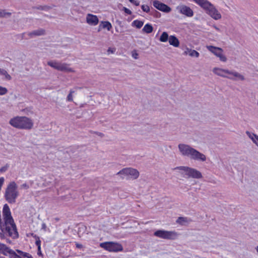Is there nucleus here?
Instances as JSON below:
<instances>
[{
	"label": "nucleus",
	"instance_id": "f257e3e1",
	"mask_svg": "<svg viewBox=\"0 0 258 258\" xmlns=\"http://www.w3.org/2000/svg\"><path fill=\"white\" fill-rule=\"evenodd\" d=\"M3 216L4 221V226L5 227V231L12 238H18L19 234L17 230L16 225L12 217L10 209L7 204H5L3 207Z\"/></svg>",
	"mask_w": 258,
	"mask_h": 258
},
{
	"label": "nucleus",
	"instance_id": "f03ea898",
	"mask_svg": "<svg viewBox=\"0 0 258 258\" xmlns=\"http://www.w3.org/2000/svg\"><path fill=\"white\" fill-rule=\"evenodd\" d=\"M3 216L4 221V226L5 227V231L12 238H18L19 234L17 230L16 225L12 217L10 209L7 204H5L3 207Z\"/></svg>",
	"mask_w": 258,
	"mask_h": 258
},
{
	"label": "nucleus",
	"instance_id": "7ed1b4c3",
	"mask_svg": "<svg viewBox=\"0 0 258 258\" xmlns=\"http://www.w3.org/2000/svg\"><path fill=\"white\" fill-rule=\"evenodd\" d=\"M178 148L181 155L187 157L190 159L201 162H205L206 160V156L204 154L200 152L190 146L179 144Z\"/></svg>",
	"mask_w": 258,
	"mask_h": 258
},
{
	"label": "nucleus",
	"instance_id": "20e7f679",
	"mask_svg": "<svg viewBox=\"0 0 258 258\" xmlns=\"http://www.w3.org/2000/svg\"><path fill=\"white\" fill-rule=\"evenodd\" d=\"M203 8L211 17L215 20L221 18V15L215 7L208 0H192Z\"/></svg>",
	"mask_w": 258,
	"mask_h": 258
},
{
	"label": "nucleus",
	"instance_id": "39448f33",
	"mask_svg": "<svg viewBox=\"0 0 258 258\" xmlns=\"http://www.w3.org/2000/svg\"><path fill=\"white\" fill-rule=\"evenodd\" d=\"M9 122L12 126L23 130H31L34 125L33 120L26 116L15 117L11 119Z\"/></svg>",
	"mask_w": 258,
	"mask_h": 258
},
{
	"label": "nucleus",
	"instance_id": "423d86ee",
	"mask_svg": "<svg viewBox=\"0 0 258 258\" xmlns=\"http://www.w3.org/2000/svg\"><path fill=\"white\" fill-rule=\"evenodd\" d=\"M185 178L201 179L203 178L202 173L197 169L188 166H178L173 169Z\"/></svg>",
	"mask_w": 258,
	"mask_h": 258
},
{
	"label": "nucleus",
	"instance_id": "0eeeda50",
	"mask_svg": "<svg viewBox=\"0 0 258 258\" xmlns=\"http://www.w3.org/2000/svg\"><path fill=\"white\" fill-rule=\"evenodd\" d=\"M18 185L15 181L10 182L5 190L4 197L6 201L10 204L16 203L17 198L19 196Z\"/></svg>",
	"mask_w": 258,
	"mask_h": 258
},
{
	"label": "nucleus",
	"instance_id": "6e6552de",
	"mask_svg": "<svg viewBox=\"0 0 258 258\" xmlns=\"http://www.w3.org/2000/svg\"><path fill=\"white\" fill-rule=\"evenodd\" d=\"M122 179H136L139 176V172L133 168H125L117 173Z\"/></svg>",
	"mask_w": 258,
	"mask_h": 258
},
{
	"label": "nucleus",
	"instance_id": "1a4fd4ad",
	"mask_svg": "<svg viewBox=\"0 0 258 258\" xmlns=\"http://www.w3.org/2000/svg\"><path fill=\"white\" fill-rule=\"evenodd\" d=\"M47 64L59 71L68 73H73L75 72L73 69L69 67V64L65 63H61L57 61H48Z\"/></svg>",
	"mask_w": 258,
	"mask_h": 258
},
{
	"label": "nucleus",
	"instance_id": "9d476101",
	"mask_svg": "<svg viewBox=\"0 0 258 258\" xmlns=\"http://www.w3.org/2000/svg\"><path fill=\"white\" fill-rule=\"evenodd\" d=\"M47 64L59 71L68 73H73L75 72L73 69L69 67V64L65 63H61L57 61H48Z\"/></svg>",
	"mask_w": 258,
	"mask_h": 258
},
{
	"label": "nucleus",
	"instance_id": "9b49d317",
	"mask_svg": "<svg viewBox=\"0 0 258 258\" xmlns=\"http://www.w3.org/2000/svg\"><path fill=\"white\" fill-rule=\"evenodd\" d=\"M100 246L110 252L121 251L123 250V247L120 243L114 242H106L101 243Z\"/></svg>",
	"mask_w": 258,
	"mask_h": 258
},
{
	"label": "nucleus",
	"instance_id": "f8f14e48",
	"mask_svg": "<svg viewBox=\"0 0 258 258\" xmlns=\"http://www.w3.org/2000/svg\"><path fill=\"white\" fill-rule=\"evenodd\" d=\"M154 235L163 239L174 240L177 237L178 234L173 231L158 230L155 232Z\"/></svg>",
	"mask_w": 258,
	"mask_h": 258
},
{
	"label": "nucleus",
	"instance_id": "ddd939ff",
	"mask_svg": "<svg viewBox=\"0 0 258 258\" xmlns=\"http://www.w3.org/2000/svg\"><path fill=\"white\" fill-rule=\"evenodd\" d=\"M224 75L226 77H223V78L233 81H244L245 80V77L243 75L237 72L230 71L228 69H224Z\"/></svg>",
	"mask_w": 258,
	"mask_h": 258
},
{
	"label": "nucleus",
	"instance_id": "4468645a",
	"mask_svg": "<svg viewBox=\"0 0 258 258\" xmlns=\"http://www.w3.org/2000/svg\"><path fill=\"white\" fill-rule=\"evenodd\" d=\"M1 253L10 258H22L15 251L4 244H1Z\"/></svg>",
	"mask_w": 258,
	"mask_h": 258
},
{
	"label": "nucleus",
	"instance_id": "2eb2a0df",
	"mask_svg": "<svg viewBox=\"0 0 258 258\" xmlns=\"http://www.w3.org/2000/svg\"><path fill=\"white\" fill-rule=\"evenodd\" d=\"M176 9L178 12L187 17H191L194 15L193 11L189 7L185 5H180L177 7Z\"/></svg>",
	"mask_w": 258,
	"mask_h": 258
},
{
	"label": "nucleus",
	"instance_id": "dca6fc26",
	"mask_svg": "<svg viewBox=\"0 0 258 258\" xmlns=\"http://www.w3.org/2000/svg\"><path fill=\"white\" fill-rule=\"evenodd\" d=\"M153 6L156 9L164 12L168 13L171 11L170 7L158 1H155L153 2Z\"/></svg>",
	"mask_w": 258,
	"mask_h": 258
},
{
	"label": "nucleus",
	"instance_id": "f3484780",
	"mask_svg": "<svg viewBox=\"0 0 258 258\" xmlns=\"http://www.w3.org/2000/svg\"><path fill=\"white\" fill-rule=\"evenodd\" d=\"M86 22L90 25L96 26L98 24L99 19L96 15L88 14L86 16Z\"/></svg>",
	"mask_w": 258,
	"mask_h": 258
},
{
	"label": "nucleus",
	"instance_id": "a211bd4d",
	"mask_svg": "<svg viewBox=\"0 0 258 258\" xmlns=\"http://www.w3.org/2000/svg\"><path fill=\"white\" fill-rule=\"evenodd\" d=\"M169 43L175 47L179 46L180 42L177 38L174 35H170L168 39Z\"/></svg>",
	"mask_w": 258,
	"mask_h": 258
},
{
	"label": "nucleus",
	"instance_id": "6ab92c4d",
	"mask_svg": "<svg viewBox=\"0 0 258 258\" xmlns=\"http://www.w3.org/2000/svg\"><path fill=\"white\" fill-rule=\"evenodd\" d=\"M184 54L185 55H189L191 57H198L200 55V53L195 50L186 48L184 52Z\"/></svg>",
	"mask_w": 258,
	"mask_h": 258
},
{
	"label": "nucleus",
	"instance_id": "aec40b11",
	"mask_svg": "<svg viewBox=\"0 0 258 258\" xmlns=\"http://www.w3.org/2000/svg\"><path fill=\"white\" fill-rule=\"evenodd\" d=\"M212 72L215 75L218 76H220L222 78H223V77H226L225 75H224V69L215 67L212 69Z\"/></svg>",
	"mask_w": 258,
	"mask_h": 258
},
{
	"label": "nucleus",
	"instance_id": "412c9836",
	"mask_svg": "<svg viewBox=\"0 0 258 258\" xmlns=\"http://www.w3.org/2000/svg\"><path fill=\"white\" fill-rule=\"evenodd\" d=\"M206 47L208 50L213 53L215 56L216 54H218L219 51H223V49L221 48L212 45H207Z\"/></svg>",
	"mask_w": 258,
	"mask_h": 258
},
{
	"label": "nucleus",
	"instance_id": "4be33fe9",
	"mask_svg": "<svg viewBox=\"0 0 258 258\" xmlns=\"http://www.w3.org/2000/svg\"><path fill=\"white\" fill-rule=\"evenodd\" d=\"M246 134L247 136L252 141V142L255 144L258 141V136L254 134V133H250L249 131L246 132Z\"/></svg>",
	"mask_w": 258,
	"mask_h": 258
},
{
	"label": "nucleus",
	"instance_id": "5701e85b",
	"mask_svg": "<svg viewBox=\"0 0 258 258\" xmlns=\"http://www.w3.org/2000/svg\"><path fill=\"white\" fill-rule=\"evenodd\" d=\"M45 34V30L43 29H39L35 30L29 33V36H40L43 35Z\"/></svg>",
	"mask_w": 258,
	"mask_h": 258
},
{
	"label": "nucleus",
	"instance_id": "b1692460",
	"mask_svg": "<svg viewBox=\"0 0 258 258\" xmlns=\"http://www.w3.org/2000/svg\"><path fill=\"white\" fill-rule=\"evenodd\" d=\"M1 76H3V77H1V79L5 80L10 81L12 79L11 76L4 70H1Z\"/></svg>",
	"mask_w": 258,
	"mask_h": 258
},
{
	"label": "nucleus",
	"instance_id": "393cba45",
	"mask_svg": "<svg viewBox=\"0 0 258 258\" xmlns=\"http://www.w3.org/2000/svg\"><path fill=\"white\" fill-rule=\"evenodd\" d=\"M169 37L168 33L166 32H163L159 38V40L161 42H166L168 40Z\"/></svg>",
	"mask_w": 258,
	"mask_h": 258
},
{
	"label": "nucleus",
	"instance_id": "a878e982",
	"mask_svg": "<svg viewBox=\"0 0 258 258\" xmlns=\"http://www.w3.org/2000/svg\"><path fill=\"white\" fill-rule=\"evenodd\" d=\"M101 26L103 28H106L108 31H110L112 28L111 23L108 21H102L99 26Z\"/></svg>",
	"mask_w": 258,
	"mask_h": 258
},
{
	"label": "nucleus",
	"instance_id": "bb28decb",
	"mask_svg": "<svg viewBox=\"0 0 258 258\" xmlns=\"http://www.w3.org/2000/svg\"><path fill=\"white\" fill-rule=\"evenodd\" d=\"M142 30L146 33H150L153 31V28L151 24H147L144 26Z\"/></svg>",
	"mask_w": 258,
	"mask_h": 258
},
{
	"label": "nucleus",
	"instance_id": "cd10ccee",
	"mask_svg": "<svg viewBox=\"0 0 258 258\" xmlns=\"http://www.w3.org/2000/svg\"><path fill=\"white\" fill-rule=\"evenodd\" d=\"M189 220L186 217H179L176 220V223L180 225H184L188 223Z\"/></svg>",
	"mask_w": 258,
	"mask_h": 258
},
{
	"label": "nucleus",
	"instance_id": "c85d7f7f",
	"mask_svg": "<svg viewBox=\"0 0 258 258\" xmlns=\"http://www.w3.org/2000/svg\"><path fill=\"white\" fill-rule=\"evenodd\" d=\"M223 51H219L218 54H216V56L218 57L220 60L222 62H226L227 60V57L223 54Z\"/></svg>",
	"mask_w": 258,
	"mask_h": 258
},
{
	"label": "nucleus",
	"instance_id": "c756f323",
	"mask_svg": "<svg viewBox=\"0 0 258 258\" xmlns=\"http://www.w3.org/2000/svg\"><path fill=\"white\" fill-rule=\"evenodd\" d=\"M144 24V22L139 20H135L132 23V26H135L136 28L140 29L141 28Z\"/></svg>",
	"mask_w": 258,
	"mask_h": 258
},
{
	"label": "nucleus",
	"instance_id": "7c9ffc66",
	"mask_svg": "<svg viewBox=\"0 0 258 258\" xmlns=\"http://www.w3.org/2000/svg\"><path fill=\"white\" fill-rule=\"evenodd\" d=\"M75 92L74 91L71 90L69 94H68L67 99L68 101L72 102L73 101V94Z\"/></svg>",
	"mask_w": 258,
	"mask_h": 258
},
{
	"label": "nucleus",
	"instance_id": "2f4dec72",
	"mask_svg": "<svg viewBox=\"0 0 258 258\" xmlns=\"http://www.w3.org/2000/svg\"><path fill=\"white\" fill-rule=\"evenodd\" d=\"M85 229H86V227L83 225H82L81 226L79 227V230H78V235L80 237H81L83 236V233H82V232L84 231L85 230Z\"/></svg>",
	"mask_w": 258,
	"mask_h": 258
},
{
	"label": "nucleus",
	"instance_id": "473e14b6",
	"mask_svg": "<svg viewBox=\"0 0 258 258\" xmlns=\"http://www.w3.org/2000/svg\"><path fill=\"white\" fill-rule=\"evenodd\" d=\"M11 15V13L9 12H6L5 11H1V17H10Z\"/></svg>",
	"mask_w": 258,
	"mask_h": 258
},
{
	"label": "nucleus",
	"instance_id": "72a5a7b5",
	"mask_svg": "<svg viewBox=\"0 0 258 258\" xmlns=\"http://www.w3.org/2000/svg\"><path fill=\"white\" fill-rule=\"evenodd\" d=\"M17 252L19 254V256L21 257V256L23 257H27L28 256V253L23 252L22 251H21L20 250L17 249Z\"/></svg>",
	"mask_w": 258,
	"mask_h": 258
},
{
	"label": "nucleus",
	"instance_id": "f704fd0d",
	"mask_svg": "<svg viewBox=\"0 0 258 258\" xmlns=\"http://www.w3.org/2000/svg\"><path fill=\"white\" fill-rule=\"evenodd\" d=\"M142 9L143 11L147 13L149 12L150 11L149 7L146 5H143L142 6Z\"/></svg>",
	"mask_w": 258,
	"mask_h": 258
},
{
	"label": "nucleus",
	"instance_id": "c9c22d12",
	"mask_svg": "<svg viewBox=\"0 0 258 258\" xmlns=\"http://www.w3.org/2000/svg\"><path fill=\"white\" fill-rule=\"evenodd\" d=\"M138 53L135 50L132 51V56L133 58H134L135 59H138Z\"/></svg>",
	"mask_w": 258,
	"mask_h": 258
},
{
	"label": "nucleus",
	"instance_id": "e433bc0d",
	"mask_svg": "<svg viewBox=\"0 0 258 258\" xmlns=\"http://www.w3.org/2000/svg\"><path fill=\"white\" fill-rule=\"evenodd\" d=\"M9 167V165L8 164H6V165L1 167V172H5L6 170H8Z\"/></svg>",
	"mask_w": 258,
	"mask_h": 258
},
{
	"label": "nucleus",
	"instance_id": "4c0bfd02",
	"mask_svg": "<svg viewBox=\"0 0 258 258\" xmlns=\"http://www.w3.org/2000/svg\"><path fill=\"white\" fill-rule=\"evenodd\" d=\"M8 92L7 88L1 87V95L6 94Z\"/></svg>",
	"mask_w": 258,
	"mask_h": 258
},
{
	"label": "nucleus",
	"instance_id": "58836bf2",
	"mask_svg": "<svg viewBox=\"0 0 258 258\" xmlns=\"http://www.w3.org/2000/svg\"><path fill=\"white\" fill-rule=\"evenodd\" d=\"M35 244L38 247V249L39 251H40V244H41V241L39 239H38V240H37L35 242Z\"/></svg>",
	"mask_w": 258,
	"mask_h": 258
},
{
	"label": "nucleus",
	"instance_id": "ea45409f",
	"mask_svg": "<svg viewBox=\"0 0 258 258\" xmlns=\"http://www.w3.org/2000/svg\"><path fill=\"white\" fill-rule=\"evenodd\" d=\"M131 3L134 4L136 6H139L140 3L138 1L136 0H128Z\"/></svg>",
	"mask_w": 258,
	"mask_h": 258
},
{
	"label": "nucleus",
	"instance_id": "a19ab883",
	"mask_svg": "<svg viewBox=\"0 0 258 258\" xmlns=\"http://www.w3.org/2000/svg\"><path fill=\"white\" fill-rule=\"evenodd\" d=\"M123 10L125 13H126L128 15H131L132 14L131 11L126 8L124 7Z\"/></svg>",
	"mask_w": 258,
	"mask_h": 258
},
{
	"label": "nucleus",
	"instance_id": "79ce46f5",
	"mask_svg": "<svg viewBox=\"0 0 258 258\" xmlns=\"http://www.w3.org/2000/svg\"><path fill=\"white\" fill-rule=\"evenodd\" d=\"M21 187L25 189H28L29 187V185L27 183H24L22 184Z\"/></svg>",
	"mask_w": 258,
	"mask_h": 258
},
{
	"label": "nucleus",
	"instance_id": "37998d69",
	"mask_svg": "<svg viewBox=\"0 0 258 258\" xmlns=\"http://www.w3.org/2000/svg\"><path fill=\"white\" fill-rule=\"evenodd\" d=\"M76 247L78 248H82L83 247V245L82 244H79V243H76Z\"/></svg>",
	"mask_w": 258,
	"mask_h": 258
},
{
	"label": "nucleus",
	"instance_id": "c03bdc74",
	"mask_svg": "<svg viewBox=\"0 0 258 258\" xmlns=\"http://www.w3.org/2000/svg\"><path fill=\"white\" fill-rule=\"evenodd\" d=\"M96 134L98 136H100V137H104V135H103V133H102L97 132Z\"/></svg>",
	"mask_w": 258,
	"mask_h": 258
},
{
	"label": "nucleus",
	"instance_id": "a18cd8bd",
	"mask_svg": "<svg viewBox=\"0 0 258 258\" xmlns=\"http://www.w3.org/2000/svg\"><path fill=\"white\" fill-rule=\"evenodd\" d=\"M108 52H110L111 53H114V50H112L110 48H109L108 49Z\"/></svg>",
	"mask_w": 258,
	"mask_h": 258
},
{
	"label": "nucleus",
	"instance_id": "49530a36",
	"mask_svg": "<svg viewBox=\"0 0 258 258\" xmlns=\"http://www.w3.org/2000/svg\"><path fill=\"white\" fill-rule=\"evenodd\" d=\"M4 182V177H1V186L3 184Z\"/></svg>",
	"mask_w": 258,
	"mask_h": 258
},
{
	"label": "nucleus",
	"instance_id": "de8ad7c7",
	"mask_svg": "<svg viewBox=\"0 0 258 258\" xmlns=\"http://www.w3.org/2000/svg\"><path fill=\"white\" fill-rule=\"evenodd\" d=\"M27 255H28V256L26 257L27 258H33L32 256L30 254H29V253Z\"/></svg>",
	"mask_w": 258,
	"mask_h": 258
},
{
	"label": "nucleus",
	"instance_id": "09e8293b",
	"mask_svg": "<svg viewBox=\"0 0 258 258\" xmlns=\"http://www.w3.org/2000/svg\"><path fill=\"white\" fill-rule=\"evenodd\" d=\"M38 254V255H41V250H40V251H39L38 250V252H37Z\"/></svg>",
	"mask_w": 258,
	"mask_h": 258
},
{
	"label": "nucleus",
	"instance_id": "8fccbe9b",
	"mask_svg": "<svg viewBox=\"0 0 258 258\" xmlns=\"http://www.w3.org/2000/svg\"><path fill=\"white\" fill-rule=\"evenodd\" d=\"M256 251L257 253H258V245L255 247Z\"/></svg>",
	"mask_w": 258,
	"mask_h": 258
},
{
	"label": "nucleus",
	"instance_id": "3c124183",
	"mask_svg": "<svg viewBox=\"0 0 258 258\" xmlns=\"http://www.w3.org/2000/svg\"><path fill=\"white\" fill-rule=\"evenodd\" d=\"M214 28H215L217 30H219V28H218L217 27L215 26V27H214Z\"/></svg>",
	"mask_w": 258,
	"mask_h": 258
},
{
	"label": "nucleus",
	"instance_id": "603ef678",
	"mask_svg": "<svg viewBox=\"0 0 258 258\" xmlns=\"http://www.w3.org/2000/svg\"><path fill=\"white\" fill-rule=\"evenodd\" d=\"M228 76H231V77H233V78H235L234 77V75H229Z\"/></svg>",
	"mask_w": 258,
	"mask_h": 258
},
{
	"label": "nucleus",
	"instance_id": "864d4df0",
	"mask_svg": "<svg viewBox=\"0 0 258 258\" xmlns=\"http://www.w3.org/2000/svg\"><path fill=\"white\" fill-rule=\"evenodd\" d=\"M42 226H43V228H45V224H43Z\"/></svg>",
	"mask_w": 258,
	"mask_h": 258
}]
</instances>
